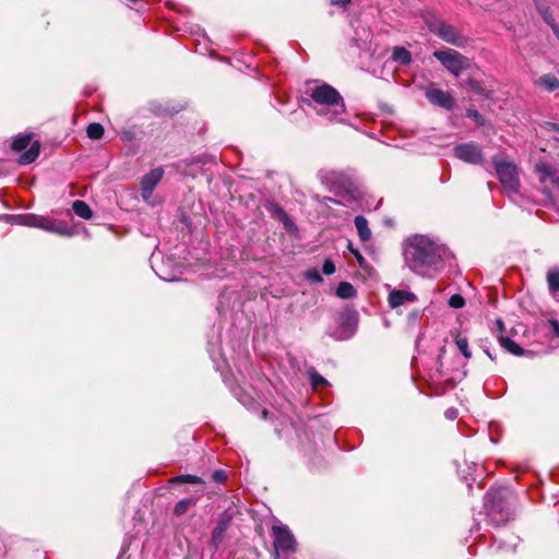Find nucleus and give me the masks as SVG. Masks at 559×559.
Wrapping results in <instances>:
<instances>
[{"mask_svg": "<svg viewBox=\"0 0 559 559\" xmlns=\"http://www.w3.org/2000/svg\"><path fill=\"white\" fill-rule=\"evenodd\" d=\"M404 261L408 269L423 277H433L443 270L450 255L448 248L425 235H415L404 242Z\"/></svg>", "mask_w": 559, "mask_h": 559, "instance_id": "1", "label": "nucleus"}, {"mask_svg": "<svg viewBox=\"0 0 559 559\" xmlns=\"http://www.w3.org/2000/svg\"><path fill=\"white\" fill-rule=\"evenodd\" d=\"M425 24L431 33L448 44L456 47H464L466 39L452 25L448 24L437 15L429 13L424 16Z\"/></svg>", "mask_w": 559, "mask_h": 559, "instance_id": "2", "label": "nucleus"}, {"mask_svg": "<svg viewBox=\"0 0 559 559\" xmlns=\"http://www.w3.org/2000/svg\"><path fill=\"white\" fill-rule=\"evenodd\" d=\"M497 176L502 187L509 193H518L520 189L519 170L513 162L502 159L500 156L492 157Z\"/></svg>", "mask_w": 559, "mask_h": 559, "instance_id": "3", "label": "nucleus"}, {"mask_svg": "<svg viewBox=\"0 0 559 559\" xmlns=\"http://www.w3.org/2000/svg\"><path fill=\"white\" fill-rule=\"evenodd\" d=\"M310 96L314 103L332 108V115L334 117L345 111L343 97L333 86L329 84H322L314 87Z\"/></svg>", "mask_w": 559, "mask_h": 559, "instance_id": "4", "label": "nucleus"}, {"mask_svg": "<svg viewBox=\"0 0 559 559\" xmlns=\"http://www.w3.org/2000/svg\"><path fill=\"white\" fill-rule=\"evenodd\" d=\"M485 509L489 521L496 526L506 524L512 515L500 492L488 491L485 496Z\"/></svg>", "mask_w": 559, "mask_h": 559, "instance_id": "5", "label": "nucleus"}, {"mask_svg": "<svg viewBox=\"0 0 559 559\" xmlns=\"http://www.w3.org/2000/svg\"><path fill=\"white\" fill-rule=\"evenodd\" d=\"M433 57L455 76L468 67V59L454 49L436 50Z\"/></svg>", "mask_w": 559, "mask_h": 559, "instance_id": "6", "label": "nucleus"}, {"mask_svg": "<svg viewBox=\"0 0 559 559\" xmlns=\"http://www.w3.org/2000/svg\"><path fill=\"white\" fill-rule=\"evenodd\" d=\"M454 155L459 159L468 164L478 165L484 162L483 150L478 144L474 142L456 145L454 147Z\"/></svg>", "mask_w": 559, "mask_h": 559, "instance_id": "7", "label": "nucleus"}, {"mask_svg": "<svg viewBox=\"0 0 559 559\" xmlns=\"http://www.w3.org/2000/svg\"><path fill=\"white\" fill-rule=\"evenodd\" d=\"M425 96L432 105L447 110H452L455 106L453 96L449 92L437 88L433 84L426 87Z\"/></svg>", "mask_w": 559, "mask_h": 559, "instance_id": "8", "label": "nucleus"}, {"mask_svg": "<svg viewBox=\"0 0 559 559\" xmlns=\"http://www.w3.org/2000/svg\"><path fill=\"white\" fill-rule=\"evenodd\" d=\"M164 176V169L162 167L154 168L145 174L141 179V195L143 200L148 201L153 191L162 180Z\"/></svg>", "mask_w": 559, "mask_h": 559, "instance_id": "9", "label": "nucleus"}, {"mask_svg": "<svg viewBox=\"0 0 559 559\" xmlns=\"http://www.w3.org/2000/svg\"><path fill=\"white\" fill-rule=\"evenodd\" d=\"M272 536L276 549L282 551H293L295 549V538L286 526H273Z\"/></svg>", "mask_w": 559, "mask_h": 559, "instance_id": "10", "label": "nucleus"}, {"mask_svg": "<svg viewBox=\"0 0 559 559\" xmlns=\"http://www.w3.org/2000/svg\"><path fill=\"white\" fill-rule=\"evenodd\" d=\"M493 334L497 336L500 345L513 355L520 356L523 354V349L513 342L510 337L504 336V323L501 319H497L493 324Z\"/></svg>", "mask_w": 559, "mask_h": 559, "instance_id": "11", "label": "nucleus"}, {"mask_svg": "<svg viewBox=\"0 0 559 559\" xmlns=\"http://www.w3.org/2000/svg\"><path fill=\"white\" fill-rule=\"evenodd\" d=\"M233 520V515L225 511L218 519L216 526L214 527L212 532V538L211 544L212 546L217 549L219 545L222 544L225 533L228 530L230 523Z\"/></svg>", "mask_w": 559, "mask_h": 559, "instance_id": "12", "label": "nucleus"}, {"mask_svg": "<svg viewBox=\"0 0 559 559\" xmlns=\"http://www.w3.org/2000/svg\"><path fill=\"white\" fill-rule=\"evenodd\" d=\"M15 219L17 224L28 227H37L40 229L51 228L49 219L35 214L19 215Z\"/></svg>", "mask_w": 559, "mask_h": 559, "instance_id": "13", "label": "nucleus"}, {"mask_svg": "<svg viewBox=\"0 0 559 559\" xmlns=\"http://www.w3.org/2000/svg\"><path fill=\"white\" fill-rule=\"evenodd\" d=\"M340 322L344 330L340 334L334 335V337L337 340L350 337L354 333V325L356 323L355 313L350 311L343 312L340 316Z\"/></svg>", "mask_w": 559, "mask_h": 559, "instance_id": "14", "label": "nucleus"}, {"mask_svg": "<svg viewBox=\"0 0 559 559\" xmlns=\"http://www.w3.org/2000/svg\"><path fill=\"white\" fill-rule=\"evenodd\" d=\"M535 173L542 183L554 182L558 176V170L546 162H538L535 165Z\"/></svg>", "mask_w": 559, "mask_h": 559, "instance_id": "15", "label": "nucleus"}, {"mask_svg": "<svg viewBox=\"0 0 559 559\" xmlns=\"http://www.w3.org/2000/svg\"><path fill=\"white\" fill-rule=\"evenodd\" d=\"M416 300V295L407 290H393L389 295V304L391 308H397L404 304L414 302Z\"/></svg>", "mask_w": 559, "mask_h": 559, "instance_id": "16", "label": "nucleus"}, {"mask_svg": "<svg viewBox=\"0 0 559 559\" xmlns=\"http://www.w3.org/2000/svg\"><path fill=\"white\" fill-rule=\"evenodd\" d=\"M354 223L361 241H368L371 238V231L367 218L362 215H358L355 217Z\"/></svg>", "mask_w": 559, "mask_h": 559, "instance_id": "17", "label": "nucleus"}, {"mask_svg": "<svg viewBox=\"0 0 559 559\" xmlns=\"http://www.w3.org/2000/svg\"><path fill=\"white\" fill-rule=\"evenodd\" d=\"M39 151H40V144L38 141H35L31 145V147L20 156L19 163L21 165H27V164L33 163L38 157Z\"/></svg>", "mask_w": 559, "mask_h": 559, "instance_id": "18", "label": "nucleus"}, {"mask_svg": "<svg viewBox=\"0 0 559 559\" xmlns=\"http://www.w3.org/2000/svg\"><path fill=\"white\" fill-rule=\"evenodd\" d=\"M198 502V498L190 497L185 498L178 501L174 508V514L177 516H181L186 514L191 508H193Z\"/></svg>", "mask_w": 559, "mask_h": 559, "instance_id": "19", "label": "nucleus"}, {"mask_svg": "<svg viewBox=\"0 0 559 559\" xmlns=\"http://www.w3.org/2000/svg\"><path fill=\"white\" fill-rule=\"evenodd\" d=\"M72 210L75 215L84 219H90L93 216V211L90 205L81 200H76L72 203Z\"/></svg>", "mask_w": 559, "mask_h": 559, "instance_id": "20", "label": "nucleus"}, {"mask_svg": "<svg viewBox=\"0 0 559 559\" xmlns=\"http://www.w3.org/2000/svg\"><path fill=\"white\" fill-rule=\"evenodd\" d=\"M392 59L400 64L406 66L412 61V53L404 47L393 49Z\"/></svg>", "mask_w": 559, "mask_h": 559, "instance_id": "21", "label": "nucleus"}, {"mask_svg": "<svg viewBox=\"0 0 559 559\" xmlns=\"http://www.w3.org/2000/svg\"><path fill=\"white\" fill-rule=\"evenodd\" d=\"M336 295L342 299H352L356 296V289L350 283L341 282L336 288Z\"/></svg>", "mask_w": 559, "mask_h": 559, "instance_id": "22", "label": "nucleus"}, {"mask_svg": "<svg viewBox=\"0 0 559 559\" xmlns=\"http://www.w3.org/2000/svg\"><path fill=\"white\" fill-rule=\"evenodd\" d=\"M32 141L31 134H20L12 142V150L16 152H21L25 150Z\"/></svg>", "mask_w": 559, "mask_h": 559, "instance_id": "23", "label": "nucleus"}, {"mask_svg": "<svg viewBox=\"0 0 559 559\" xmlns=\"http://www.w3.org/2000/svg\"><path fill=\"white\" fill-rule=\"evenodd\" d=\"M539 84L547 91L552 92L559 87V80L551 74H546L539 78Z\"/></svg>", "mask_w": 559, "mask_h": 559, "instance_id": "24", "label": "nucleus"}, {"mask_svg": "<svg viewBox=\"0 0 559 559\" xmlns=\"http://www.w3.org/2000/svg\"><path fill=\"white\" fill-rule=\"evenodd\" d=\"M87 136L92 140H99L104 135V127L100 123L93 122L86 128Z\"/></svg>", "mask_w": 559, "mask_h": 559, "instance_id": "25", "label": "nucleus"}, {"mask_svg": "<svg viewBox=\"0 0 559 559\" xmlns=\"http://www.w3.org/2000/svg\"><path fill=\"white\" fill-rule=\"evenodd\" d=\"M170 483L171 484H186V483L202 484L203 480L199 476L186 474V475H179V476L173 477L170 479Z\"/></svg>", "mask_w": 559, "mask_h": 559, "instance_id": "26", "label": "nucleus"}, {"mask_svg": "<svg viewBox=\"0 0 559 559\" xmlns=\"http://www.w3.org/2000/svg\"><path fill=\"white\" fill-rule=\"evenodd\" d=\"M455 344L465 358L468 359L472 357V352L469 350L468 346V340L465 336L457 335L455 337Z\"/></svg>", "mask_w": 559, "mask_h": 559, "instance_id": "27", "label": "nucleus"}, {"mask_svg": "<svg viewBox=\"0 0 559 559\" xmlns=\"http://www.w3.org/2000/svg\"><path fill=\"white\" fill-rule=\"evenodd\" d=\"M547 284L551 292H559V270H551L548 272Z\"/></svg>", "mask_w": 559, "mask_h": 559, "instance_id": "28", "label": "nucleus"}, {"mask_svg": "<svg viewBox=\"0 0 559 559\" xmlns=\"http://www.w3.org/2000/svg\"><path fill=\"white\" fill-rule=\"evenodd\" d=\"M467 86L476 94L489 97L488 92L483 87L481 83L474 79H468L466 82Z\"/></svg>", "mask_w": 559, "mask_h": 559, "instance_id": "29", "label": "nucleus"}, {"mask_svg": "<svg viewBox=\"0 0 559 559\" xmlns=\"http://www.w3.org/2000/svg\"><path fill=\"white\" fill-rule=\"evenodd\" d=\"M309 377L311 380V385L316 390L328 384V381L314 370L309 372Z\"/></svg>", "mask_w": 559, "mask_h": 559, "instance_id": "30", "label": "nucleus"}, {"mask_svg": "<svg viewBox=\"0 0 559 559\" xmlns=\"http://www.w3.org/2000/svg\"><path fill=\"white\" fill-rule=\"evenodd\" d=\"M464 305H465V299L463 298V296H461L459 294L452 295L449 299V306L454 309L463 308Z\"/></svg>", "mask_w": 559, "mask_h": 559, "instance_id": "31", "label": "nucleus"}, {"mask_svg": "<svg viewBox=\"0 0 559 559\" xmlns=\"http://www.w3.org/2000/svg\"><path fill=\"white\" fill-rule=\"evenodd\" d=\"M466 116L471 119H473L478 126L485 124L484 117L474 108H468L466 110Z\"/></svg>", "mask_w": 559, "mask_h": 559, "instance_id": "32", "label": "nucleus"}, {"mask_svg": "<svg viewBox=\"0 0 559 559\" xmlns=\"http://www.w3.org/2000/svg\"><path fill=\"white\" fill-rule=\"evenodd\" d=\"M50 225H51V228H45L44 230L52 231V233H56L58 235H66V236L71 235V231H70V229L67 226L55 225L51 222H50Z\"/></svg>", "mask_w": 559, "mask_h": 559, "instance_id": "33", "label": "nucleus"}, {"mask_svg": "<svg viewBox=\"0 0 559 559\" xmlns=\"http://www.w3.org/2000/svg\"><path fill=\"white\" fill-rule=\"evenodd\" d=\"M322 272L325 275H332L335 272V265L331 260H325L322 265Z\"/></svg>", "mask_w": 559, "mask_h": 559, "instance_id": "34", "label": "nucleus"}, {"mask_svg": "<svg viewBox=\"0 0 559 559\" xmlns=\"http://www.w3.org/2000/svg\"><path fill=\"white\" fill-rule=\"evenodd\" d=\"M306 277L308 280H310V281H313V282H321L322 281V277H321L319 271L316 270V269L307 271Z\"/></svg>", "mask_w": 559, "mask_h": 559, "instance_id": "35", "label": "nucleus"}, {"mask_svg": "<svg viewBox=\"0 0 559 559\" xmlns=\"http://www.w3.org/2000/svg\"><path fill=\"white\" fill-rule=\"evenodd\" d=\"M227 478V475L224 471L222 469H218V471H215L213 474H212V479L216 483H223L225 481Z\"/></svg>", "mask_w": 559, "mask_h": 559, "instance_id": "36", "label": "nucleus"}, {"mask_svg": "<svg viewBox=\"0 0 559 559\" xmlns=\"http://www.w3.org/2000/svg\"><path fill=\"white\" fill-rule=\"evenodd\" d=\"M543 128L547 131H555L559 134V124L558 123H555V122H545Z\"/></svg>", "mask_w": 559, "mask_h": 559, "instance_id": "37", "label": "nucleus"}, {"mask_svg": "<svg viewBox=\"0 0 559 559\" xmlns=\"http://www.w3.org/2000/svg\"><path fill=\"white\" fill-rule=\"evenodd\" d=\"M278 212H280V214H283V217L281 218V221L284 223L285 227L288 228L289 226H292L293 223L290 222L287 213L281 207H278Z\"/></svg>", "mask_w": 559, "mask_h": 559, "instance_id": "38", "label": "nucleus"}, {"mask_svg": "<svg viewBox=\"0 0 559 559\" xmlns=\"http://www.w3.org/2000/svg\"><path fill=\"white\" fill-rule=\"evenodd\" d=\"M348 248L350 249V251L353 252V254H354V255H355V258L357 259L358 263H359L360 265H362V264H364V262H365V259H364V257L361 255V253H360L358 250H356V249H352V247H350V246H349Z\"/></svg>", "mask_w": 559, "mask_h": 559, "instance_id": "39", "label": "nucleus"}, {"mask_svg": "<svg viewBox=\"0 0 559 559\" xmlns=\"http://www.w3.org/2000/svg\"><path fill=\"white\" fill-rule=\"evenodd\" d=\"M543 16H544V20L545 22L550 25L552 27V25H557L555 22H554V19L547 13V12H544L543 13Z\"/></svg>", "mask_w": 559, "mask_h": 559, "instance_id": "40", "label": "nucleus"}, {"mask_svg": "<svg viewBox=\"0 0 559 559\" xmlns=\"http://www.w3.org/2000/svg\"><path fill=\"white\" fill-rule=\"evenodd\" d=\"M350 2V0H331L333 5H346Z\"/></svg>", "mask_w": 559, "mask_h": 559, "instance_id": "41", "label": "nucleus"}, {"mask_svg": "<svg viewBox=\"0 0 559 559\" xmlns=\"http://www.w3.org/2000/svg\"><path fill=\"white\" fill-rule=\"evenodd\" d=\"M445 416L450 419H454L455 416H456V411L455 409H448L447 413H445Z\"/></svg>", "mask_w": 559, "mask_h": 559, "instance_id": "42", "label": "nucleus"}, {"mask_svg": "<svg viewBox=\"0 0 559 559\" xmlns=\"http://www.w3.org/2000/svg\"><path fill=\"white\" fill-rule=\"evenodd\" d=\"M551 325L554 328L556 336H559V322L558 321H551Z\"/></svg>", "mask_w": 559, "mask_h": 559, "instance_id": "43", "label": "nucleus"}, {"mask_svg": "<svg viewBox=\"0 0 559 559\" xmlns=\"http://www.w3.org/2000/svg\"><path fill=\"white\" fill-rule=\"evenodd\" d=\"M558 189H559V175L556 177L555 181L552 182Z\"/></svg>", "mask_w": 559, "mask_h": 559, "instance_id": "44", "label": "nucleus"}, {"mask_svg": "<svg viewBox=\"0 0 559 559\" xmlns=\"http://www.w3.org/2000/svg\"><path fill=\"white\" fill-rule=\"evenodd\" d=\"M485 353L487 354V356H488L490 359H492V360L495 359V357L491 355V353H490L489 350H487V349H486V350H485Z\"/></svg>", "mask_w": 559, "mask_h": 559, "instance_id": "45", "label": "nucleus"}, {"mask_svg": "<svg viewBox=\"0 0 559 559\" xmlns=\"http://www.w3.org/2000/svg\"><path fill=\"white\" fill-rule=\"evenodd\" d=\"M330 112H331L330 119H334L335 117L332 115V109L330 110ZM325 115H329V111H325Z\"/></svg>", "mask_w": 559, "mask_h": 559, "instance_id": "46", "label": "nucleus"}, {"mask_svg": "<svg viewBox=\"0 0 559 559\" xmlns=\"http://www.w3.org/2000/svg\"><path fill=\"white\" fill-rule=\"evenodd\" d=\"M276 213H277V216L280 217V219L283 217V214H280L278 212V209L276 210Z\"/></svg>", "mask_w": 559, "mask_h": 559, "instance_id": "47", "label": "nucleus"}]
</instances>
